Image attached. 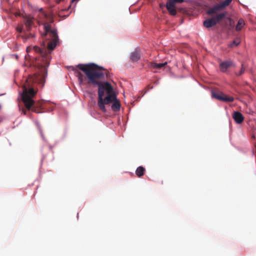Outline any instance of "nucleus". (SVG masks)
I'll list each match as a JSON object with an SVG mask.
<instances>
[{
  "label": "nucleus",
  "instance_id": "f257e3e1",
  "mask_svg": "<svg viewBox=\"0 0 256 256\" xmlns=\"http://www.w3.org/2000/svg\"><path fill=\"white\" fill-rule=\"evenodd\" d=\"M44 32L41 35L42 48L35 46L33 48L35 52L40 53L41 55L40 60V74L34 78L26 80L22 94V98L26 108L28 110H32L36 112H40L38 110V108L42 106V102H36L34 100L33 98L35 96L36 91L30 86V82L35 81L42 86L44 85L47 76V67L49 66L51 58L50 52L55 48L58 42L56 30L48 23H44Z\"/></svg>",
  "mask_w": 256,
  "mask_h": 256
},
{
  "label": "nucleus",
  "instance_id": "f03ea898",
  "mask_svg": "<svg viewBox=\"0 0 256 256\" xmlns=\"http://www.w3.org/2000/svg\"><path fill=\"white\" fill-rule=\"evenodd\" d=\"M82 66L80 68L86 75L88 84L98 86V98L100 99V102L102 103V97L105 94L112 92L113 90L110 82H101L104 80L105 76L106 78L109 76L108 70L96 64Z\"/></svg>",
  "mask_w": 256,
  "mask_h": 256
},
{
  "label": "nucleus",
  "instance_id": "7ed1b4c3",
  "mask_svg": "<svg viewBox=\"0 0 256 256\" xmlns=\"http://www.w3.org/2000/svg\"><path fill=\"white\" fill-rule=\"evenodd\" d=\"M232 0H224L222 2L217 4L209 8L207 11L208 15H213L222 11L226 6H228L232 2Z\"/></svg>",
  "mask_w": 256,
  "mask_h": 256
},
{
  "label": "nucleus",
  "instance_id": "20e7f679",
  "mask_svg": "<svg viewBox=\"0 0 256 256\" xmlns=\"http://www.w3.org/2000/svg\"><path fill=\"white\" fill-rule=\"evenodd\" d=\"M232 0H224L222 2L217 4L209 8L207 11L208 15H213L222 11L226 6H228L232 2Z\"/></svg>",
  "mask_w": 256,
  "mask_h": 256
},
{
  "label": "nucleus",
  "instance_id": "39448f33",
  "mask_svg": "<svg viewBox=\"0 0 256 256\" xmlns=\"http://www.w3.org/2000/svg\"><path fill=\"white\" fill-rule=\"evenodd\" d=\"M106 94H107V96L104 98L102 97V103L100 102L99 98H98V105L100 109L103 112H106L105 104H108L114 102L116 99V95L113 90L112 92L106 93Z\"/></svg>",
  "mask_w": 256,
  "mask_h": 256
},
{
  "label": "nucleus",
  "instance_id": "423d86ee",
  "mask_svg": "<svg viewBox=\"0 0 256 256\" xmlns=\"http://www.w3.org/2000/svg\"><path fill=\"white\" fill-rule=\"evenodd\" d=\"M91 64H94V63H88L86 64H78L75 66H72V70L74 72V74L76 75L78 77L79 83L80 84H82L84 82V80H86V84H88V80L86 78V75L84 73V74L80 72L82 71V70L80 68L82 66H86Z\"/></svg>",
  "mask_w": 256,
  "mask_h": 256
},
{
  "label": "nucleus",
  "instance_id": "0eeeda50",
  "mask_svg": "<svg viewBox=\"0 0 256 256\" xmlns=\"http://www.w3.org/2000/svg\"><path fill=\"white\" fill-rule=\"evenodd\" d=\"M212 96L216 100L224 102H232L234 98L232 96H228L222 92L218 90H212Z\"/></svg>",
  "mask_w": 256,
  "mask_h": 256
},
{
  "label": "nucleus",
  "instance_id": "6e6552de",
  "mask_svg": "<svg viewBox=\"0 0 256 256\" xmlns=\"http://www.w3.org/2000/svg\"><path fill=\"white\" fill-rule=\"evenodd\" d=\"M184 0H168L166 4V8L169 14L172 16H175L177 13L176 8V3H182Z\"/></svg>",
  "mask_w": 256,
  "mask_h": 256
},
{
  "label": "nucleus",
  "instance_id": "1a4fd4ad",
  "mask_svg": "<svg viewBox=\"0 0 256 256\" xmlns=\"http://www.w3.org/2000/svg\"><path fill=\"white\" fill-rule=\"evenodd\" d=\"M234 66V64L232 60H226L220 64V68L221 72H225L228 68Z\"/></svg>",
  "mask_w": 256,
  "mask_h": 256
},
{
  "label": "nucleus",
  "instance_id": "9d476101",
  "mask_svg": "<svg viewBox=\"0 0 256 256\" xmlns=\"http://www.w3.org/2000/svg\"><path fill=\"white\" fill-rule=\"evenodd\" d=\"M24 23L26 30L29 32L34 25V18L30 16H26L24 18Z\"/></svg>",
  "mask_w": 256,
  "mask_h": 256
},
{
  "label": "nucleus",
  "instance_id": "9b49d317",
  "mask_svg": "<svg viewBox=\"0 0 256 256\" xmlns=\"http://www.w3.org/2000/svg\"><path fill=\"white\" fill-rule=\"evenodd\" d=\"M232 118L234 122L238 124H242L244 120V116L239 112H234L232 114Z\"/></svg>",
  "mask_w": 256,
  "mask_h": 256
},
{
  "label": "nucleus",
  "instance_id": "f8f14e48",
  "mask_svg": "<svg viewBox=\"0 0 256 256\" xmlns=\"http://www.w3.org/2000/svg\"><path fill=\"white\" fill-rule=\"evenodd\" d=\"M204 26L206 28H210L216 24V23L212 17V18H208L204 20L203 22Z\"/></svg>",
  "mask_w": 256,
  "mask_h": 256
},
{
  "label": "nucleus",
  "instance_id": "ddd939ff",
  "mask_svg": "<svg viewBox=\"0 0 256 256\" xmlns=\"http://www.w3.org/2000/svg\"><path fill=\"white\" fill-rule=\"evenodd\" d=\"M227 15L228 12H224L216 14V16H214L213 18L217 24L220 21L224 19Z\"/></svg>",
  "mask_w": 256,
  "mask_h": 256
},
{
  "label": "nucleus",
  "instance_id": "4468645a",
  "mask_svg": "<svg viewBox=\"0 0 256 256\" xmlns=\"http://www.w3.org/2000/svg\"><path fill=\"white\" fill-rule=\"evenodd\" d=\"M167 64V62L164 63L157 64L156 62H150L148 64V66L151 68L154 69H160L165 66Z\"/></svg>",
  "mask_w": 256,
  "mask_h": 256
},
{
  "label": "nucleus",
  "instance_id": "2eb2a0df",
  "mask_svg": "<svg viewBox=\"0 0 256 256\" xmlns=\"http://www.w3.org/2000/svg\"><path fill=\"white\" fill-rule=\"evenodd\" d=\"M140 58V54L139 50H136L132 53L130 59L134 62L138 60Z\"/></svg>",
  "mask_w": 256,
  "mask_h": 256
},
{
  "label": "nucleus",
  "instance_id": "dca6fc26",
  "mask_svg": "<svg viewBox=\"0 0 256 256\" xmlns=\"http://www.w3.org/2000/svg\"><path fill=\"white\" fill-rule=\"evenodd\" d=\"M112 106V109L114 112H118L120 110V102L116 99Z\"/></svg>",
  "mask_w": 256,
  "mask_h": 256
},
{
  "label": "nucleus",
  "instance_id": "f3484780",
  "mask_svg": "<svg viewBox=\"0 0 256 256\" xmlns=\"http://www.w3.org/2000/svg\"><path fill=\"white\" fill-rule=\"evenodd\" d=\"M145 170H146L143 166H140L136 168V174L138 177L140 178L144 174Z\"/></svg>",
  "mask_w": 256,
  "mask_h": 256
},
{
  "label": "nucleus",
  "instance_id": "a211bd4d",
  "mask_svg": "<svg viewBox=\"0 0 256 256\" xmlns=\"http://www.w3.org/2000/svg\"><path fill=\"white\" fill-rule=\"evenodd\" d=\"M245 22L243 19L240 18L236 26V31H240L242 30V27L244 26Z\"/></svg>",
  "mask_w": 256,
  "mask_h": 256
},
{
  "label": "nucleus",
  "instance_id": "6ab92c4d",
  "mask_svg": "<svg viewBox=\"0 0 256 256\" xmlns=\"http://www.w3.org/2000/svg\"><path fill=\"white\" fill-rule=\"evenodd\" d=\"M245 70H246V66H245L244 65V64H242V67H241L240 71L238 72H235L236 75L237 76H241L242 74L244 72Z\"/></svg>",
  "mask_w": 256,
  "mask_h": 256
},
{
  "label": "nucleus",
  "instance_id": "aec40b11",
  "mask_svg": "<svg viewBox=\"0 0 256 256\" xmlns=\"http://www.w3.org/2000/svg\"><path fill=\"white\" fill-rule=\"evenodd\" d=\"M79 0H71V4H70L68 6V10H70V9H72V10H74L75 7H76V2L78 1Z\"/></svg>",
  "mask_w": 256,
  "mask_h": 256
},
{
  "label": "nucleus",
  "instance_id": "412c9836",
  "mask_svg": "<svg viewBox=\"0 0 256 256\" xmlns=\"http://www.w3.org/2000/svg\"><path fill=\"white\" fill-rule=\"evenodd\" d=\"M240 42V40L239 38H237L235 40H234L232 42V43L230 44L231 46H238Z\"/></svg>",
  "mask_w": 256,
  "mask_h": 256
},
{
  "label": "nucleus",
  "instance_id": "4be33fe9",
  "mask_svg": "<svg viewBox=\"0 0 256 256\" xmlns=\"http://www.w3.org/2000/svg\"><path fill=\"white\" fill-rule=\"evenodd\" d=\"M33 37H34V35L32 34H26L24 36H22V38H25V39H28V38H33Z\"/></svg>",
  "mask_w": 256,
  "mask_h": 256
},
{
  "label": "nucleus",
  "instance_id": "5701e85b",
  "mask_svg": "<svg viewBox=\"0 0 256 256\" xmlns=\"http://www.w3.org/2000/svg\"><path fill=\"white\" fill-rule=\"evenodd\" d=\"M16 30L19 32L20 33H21L22 32V27H17L16 28Z\"/></svg>",
  "mask_w": 256,
  "mask_h": 256
},
{
  "label": "nucleus",
  "instance_id": "b1692460",
  "mask_svg": "<svg viewBox=\"0 0 256 256\" xmlns=\"http://www.w3.org/2000/svg\"><path fill=\"white\" fill-rule=\"evenodd\" d=\"M22 112L24 113V114H26V110L24 108L22 109Z\"/></svg>",
  "mask_w": 256,
  "mask_h": 256
}]
</instances>
